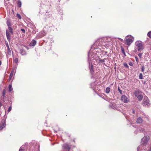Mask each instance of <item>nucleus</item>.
<instances>
[{
	"label": "nucleus",
	"instance_id": "nucleus-1",
	"mask_svg": "<svg viewBox=\"0 0 151 151\" xmlns=\"http://www.w3.org/2000/svg\"><path fill=\"white\" fill-rule=\"evenodd\" d=\"M134 37L131 35L127 36L125 38V43L127 45H129L133 42Z\"/></svg>",
	"mask_w": 151,
	"mask_h": 151
},
{
	"label": "nucleus",
	"instance_id": "nucleus-2",
	"mask_svg": "<svg viewBox=\"0 0 151 151\" xmlns=\"http://www.w3.org/2000/svg\"><path fill=\"white\" fill-rule=\"evenodd\" d=\"M8 29L6 30V35L8 40L9 42L11 40L10 34L13 35V30L12 27H9Z\"/></svg>",
	"mask_w": 151,
	"mask_h": 151
},
{
	"label": "nucleus",
	"instance_id": "nucleus-3",
	"mask_svg": "<svg viewBox=\"0 0 151 151\" xmlns=\"http://www.w3.org/2000/svg\"><path fill=\"white\" fill-rule=\"evenodd\" d=\"M135 49L138 51H141L143 50V47L142 43L140 41H137L135 43Z\"/></svg>",
	"mask_w": 151,
	"mask_h": 151
},
{
	"label": "nucleus",
	"instance_id": "nucleus-4",
	"mask_svg": "<svg viewBox=\"0 0 151 151\" xmlns=\"http://www.w3.org/2000/svg\"><path fill=\"white\" fill-rule=\"evenodd\" d=\"M149 137L148 136H145L141 139V145L146 146L147 145V142L149 140Z\"/></svg>",
	"mask_w": 151,
	"mask_h": 151
},
{
	"label": "nucleus",
	"instance_id": "nucleus-5",
	"mask_svg": "<svg viewBox=\"0 0 151 151\" xmlns=\"http://www.w3.org/2000/svg\"><path fill=\"white\" fill-rule=\"evenodd\" d=\"M6 91L5 89H4L3 90L2 92V95L0 99L1 100L2 99L3 100V101L4 102H5L6 103H7V101L8 100V99L6 98H5V95L6 94Z\"/></svg>",
	"mask_w": 151,
	"mask_h": 151
},
{
	"label": "nucleus",
	"instance_id": "nucleus-6",
	"mask_svg": "<svg viewBox=\"0 0 151 151\" xmlns=\"http://www.w3.org/2000/svg\"><path fill=\"white\" fill-rule=\"evenodd\" d=\"M94 57V54L91 52V50H90L88 53V61H91L93 60Z\"/></svg>",
	"mask_w": 151,
	"mask_h": 151
},
{
	"label": "nucleus",
	"instance_id": "nucleus-7",
	"mask_svg": "<svg viewBox=\"0 0 151 151\" xmlns=\"http://www.w3.org/2000/svg\"><path fill=\"white\" fill-rule=\"evenodd\" d=\"M143 105L145 106H148L150 105L149 100L147 98L146 99H144L143 101Z\"/></svg>",
	"mask_w": 151,
	"mask_h": 151
},
{
	"label": "nucleus",
	"instance_id": "nucleus-8",
	"mask_svg": "<svg viewBox=\"0 0 151 151\" xmlns=\"http://www.w3.org/2000/svg\"><path fill=\"white\" fill-rule=\"evenodd\" d=\"M6 126V121L4 119H3L0 124V131L2 130Z\"/></svg>",
	"mask_w": 151,
	"mask_h": 151
},
{
	"label": "nucleus",
	"instance_id": "nucleus-9",
	"mask_svg": "<svg viewBox=\"0 0 151 151\" xmlns=\"http://www.w3.org/2000/svg\"><path fill=\"white\" fill-rule=\"evenodd\" d=\"M121 99L122 101L125 103H127L129 101V99H127V96L125 95H123L122 96Z\"/></svg>",
	"mask_w": 151,
	"mask_h": 151
},
{
	"label": "nucleus",
	"instance_id": "nucleus-10",
	"mask_svg": "<svg viewBox=\"0 0 151 151\" xmlns=\"http://www.w3.org/2000/svg\"><path fill=\"white\" fill-rule=\"evenodd\" d=\"M106 60L107 59L105 58H104L103 60L100 58H99V59L97 60L98 64L101 65L102 64H104V63L105 62V60Z\"/></svg>",
	"mask_w": 151,
	"mask_h": 151
},
{
	"label": "nucleus",
	"instance_id": "nucleus-11",
	"mask_svg": "<svg viewBox=\"0 0 151 151\" xmlns=\"http://www.w3.org/2000/svg\"><path fill=\"white\" fill-rule=\"evenodd\" d=\"M134 94L135 96L137 97L142 94V92L140 90H137L135 91Z\"/></svg>",
	"mask_w": 151,
	"mask_h": 151
},
{
	"label": "nucleus",
	"instance_id": "nucleus-12",
	"mask_svg": "<svg viewBox=\"0 0 151 151\" xmlns=\"http://www.w3.org/2000/svg\"><path fill=\"white\" fill-rule=\"evenodd\" d=\"M63 147L64 149H66L68 151H69L70 149V147L67 144H64Z\"/></svg>",
	"mask_w": 151,
	"mask_h": 151
},
{
	"label": "nucleus",
	"instance_id": "nucleus-13",
	"mask_svg": "<svg viewBox=\"0 0 151 151\" xmlns=\"http://www.w3.org/2000/svg\"><path fill=\"white\" fill-rule=\"evenodd\" d=\"M45 32L44 31L42 32L39 33V35L37 36V37H38V38L42 37L45 35Z\"/></svg>",
	"mask_w": 151,
	"mask_h": 151
},
{
	"label": "nucleus",
	"instance_id": "nucleus-14",
	"mask_svg": "<svg viewBox=\"0 0 151 151\" xmlns=\"http://www.w3.org/2000/svg\"><path fill=\"white\" fill-rule=\"evenodd\" d=\"M36 43V41L35 40H33L29 44V46H34Z\"/></svg>",
	"mask_w": 151,
	"mask_h": 151
},
{
	"label": "nucleus",
	"instance_id": "nucleus-15",
	"mask_svg": "<svg viewBox=\"0 0 151 151\" xmlns=\"http://www.w3.org/2000/svg\"><path fill=\"white\" fill-rule=\"evenodd\" d=\"M89 69L90 70L91 72L93 73L94 72L93 68L92 63L90 65L89 67Z\"/></svg>",
	"mask_w": 151,
	"mask_h": 151
},
{
	"label": "nucleus",
	"instance_id": "nucleus-16",
	"mask_svg": "<svg viewBox=\"0 0 151 151\" xmlns=\"http://www.w3.org/2000/svg\"><path fill=\"white\" fill-rule=\"evenodd\" d=\"M20 51V53L22 55H26V52L25 50L22 49H21Z\"/></svg>",
	"mask_w": 151,
	"mask_h": 151
},
{
	"label": "nucleus",
	"instance_id": "nucleus-17",
	"mask_svg": "<svg viewBox=\"0 0 151 151\" xmlns=\"http://www.w3.org/2000/svg\"><path fill=\"white\" fill-rule=\"evenodd\" d=\"M142 122V119L141 117L138 118L137 120V123L140 124Z\"/></svg>",
	"mask_w": 151,
	"mask_h": 151
},
{
	"label": "nucleus",
	"instance_id": "nucleus-18",
	"mask_svg": "<svg viewBox=\"0 0 151 151\" xmlns=\"http://www.w3.org/2000/svg\"><path fill=\"white\" fill-rule=\"evenodd\" d=\"M7 55H11V52L10 49H7Z\"/></svg>",
	"mask_w": 151,
	"mask_h": 151
},
{
	"label": "nucleus",
	"instance_id": "nucleus-19",
	"mask_svg": "<svg viewBox=\"0 0 151 151\" xmlns=\"http://www.w3.org/2000/svg\"><path fill=\"white\" fill-rule=\"evenodd\" d=\"M13 90V88L12 85L10 84L9 86V91L11 92Z\"/></svg>",
	"mask_w": 151,
	"mask_h": 151
},
{
	"label": "nucleus",
	"instance_id": "nucleus-20",
	"mask_svg": "<svg viewBox=\"0 0 151 151\" xmlns=\"http://www.w3.org/2000/svg\"><path fill=\"white\" fill-rule=\"evenodd\" d=\"M143 96L142 94L137 97L138 100L139 101H141L143 98Z\"/></svg>",
	"mask_w": 151,
	"mask_h": 151
},
{
	"label": "nucleus",
	"instance_id": "nucleus-21",
	"mask_svg": "<svg viewBox=\"0 0 151 151\" xmlns=\"http://www.w3.org/2000/svg\"><path fill=\"white\" fill-rule=\"evenodd\" d=\"M137 130L139 132H145L144 129L142 128H139L137 129Z\"/></svg>",
	"mask_w": 151,
	"mask_h": 151
},
{
	"label": "nucleus",
	"instance_id": "nucleus-22",
	"mask_svg": "<svg viewBox=\"0 0 151 151\" xmlns=\"http://www.w3.org/2000/svg\"><path fill=\"white\" fill-rule=\"evenodd\" d=\"M14 69H13L12 70L10 74L9 77L10 78H12L13 75V74L14 72Z\"/></svg>",
	"mask_w": 151,
	"mask_h": 151
},
{
	"label": "nucleus",
	"instance_id": "nucleus-23",
	"mask_svg": "<svg viewBox=\"0 0 151 151\" xmlns=\"http://www.w3.org/2000/svg\"><path fill=\"white\" fill-rule=\"evenodd\" d=\"M110 90V88L109 87H107L106 88V92L107 93H109Z\"/></svg>",
	"mask_w": 151,
	"mask_h": 151
},
{
	"label": "nucleus",
	"instance_id": "nucleus-24",
	"mask_svg": "<svg viewBox=\"0 0 151 151\" xmlns=\"http://www.w3.org/2000/svg\"><path fill=\"white\" fill-rule=\"evenodd\" d=\"M121 51L122 53L125 55L126 56L125 53L124 51V48L122 47H121Z\"/></svg>",
	"mask_w": 151,
	"mask_h": 151
},
{
	"label": "nucleus",
	"instance_id": "nucleus-25",
	"mask_svg": "<svg viewBox=\"0 0 151 151\" xmlns=\"http://www.w3.org/2000/svg\"><path fill=\"white\" fill-rule=\"evenodd\" d=\"M17 4L18 6L19 7H20L22 6V3L21 1L19 0L18 1Z\"/></svg>",
	"mask_w": 151,
	"mask_h": 151
},
{
	"label": "nucleus",
	"instance_id": "nucleus-26",
	"mask_svg": "<svg viewBox=\"0 0 151 151\" xmlns=\"http://www.w3.org/2000/svg\"><path fill=\"white\" fill-rule=\"evenodd\" d=\"M7 24L8 27V28L9 27H11V24L9 22L7 21Z\"/></svg>",
	"mask_w": 151,
	"mask_h": 151
},
{
	"label": "nucleus",
	"instance_id": "nucleus-27",
	"mask_svg": "<svg viewBox=\"0 0 151 151\" xmlns=\"http://www.w3.org/2000/svg\"><path fill=\"white\" fill-rule=\"evenodd\" d=\"M147 35L148 37L151 39V31L149 32L147 34Z\"/></svg>",
	"mask_w": 151,
	"mask_h": 151
},
{
	"label": "nucleus",
	"instance_id": "nucleus-28",
	"mask_svg": "<svg viewBox=\"0 0 151 151\" xmlns=\"http://www.w3.org/2000/svg\"><path fill=\"white\" fill-rule=\"evenodd\" d=\"M139 78L140 79H143V76L142 73L139 74Z\"/></svg>",
	"mask_w": 151,
	"mask_h": 151
},
{
	"label": "nucleus",
	"instance_id": "nucleus-29",
	"mask_svg": "<svg viewBox=\"0 0 151 151\" xmlns=\"http://www.w3.org/2000/svg\"><path fill=\"white\" fill-rule=\"evenodd\" d=\"M100 40H97L95 43V44L96 45H100L101 44L99 43V42H100Z\"/></svg>",
	"mask_w": 151,
	"mask_h": 151
},
{
	"label": "nucleus",
	"instance_id": "nucleus-30",
	"mask_svg": "<svg viewBox=\"0 0 151 151\" xmlns=\"http://www.w3.org/2000/svg\"><path fill=\"white\" fill-rule=\"evenodd\" d=\"M18 61V60L17 58H16L14 60V62L16 63H17Z\"/></svg>",
	"mask_w": 151,
	"mask_h": 151
},
{
	"label": "nucleus",
	"instance_id": "nucleus-31",
	"mask_svg": "<svg viewBox=\"0 0 151 151\" xmlns=\"http://www.w3.org/2000/svg\"><path fill=\"white\" fill-rule=\"evenodd\" d=\"M23 148H24L23 146H22L20 147V148L19 150V151H24Z\"/></svg>",
	"mask_w": 151,
	"mask_h": 151
},
{
	"label": "nucleus",
	"instance_id": "nucleus-32",
	"mask_svg": "<svg viewBox=\"0 0 151 151\" xmlns=\"http://www.w3.org/2000/svg\"><path fill=\"white\" fill-rule=\"evenodd\" d=\"M17 16L19 19H21V17L19 14H17Z\"/></svg>",
	"mask_w": 151,
	"mask_h": 151
},
{
	"label": "nucleus",
	"instance_id": "nucleus-33",
	"mask_svg": "<svg viewBox=\"0 0 151 151\" xmlns=\"http://www.w3.org/2000/svg\"><path fill=\"white\" fill-rule=\"evenodd\" d=\"M145 67H144V66H142L141 67V71L142 72H143L145 70Z\"/></svg>",
	"mask_w": 151,
	"mask_h": 151
},
{
	"label": "nucleus",
	"instance_id": "nucleus-34",
	"mask_svg": "<svg viewBox=\"0 0 151 151\" xmlns=\"http://www.w3.org/2000/svg\"><path fill=\"white\" fill-rule=\"evenodd\" d=\"M124 67H125L127 68H128V67H129V66H128L127 64L126 63H124Z\"/></svg>",
	"mask_w": 151,
	"mask_h": 151
},
{
	"label": "nucleus",
	"instance_id": "nucleus-35",
	"mask_svg": "<svg viewBox=\"0 0 151 151\" xmlns=\"http://www.w3.org/2000/svg\"><path fill=\"white\" fill-rule=\"evenodd\" d=\"M118 90L120 93L121 94H122V91L119 89V88H118Z\"/></svg>",
	"mask_w": 151,
	"mask_h": 151
},
{
	"label": "nucleus",
	"instance_id": "nucleus-36",
	"mask_svg": "<svg viewBox=\"0 0 151 151\" xmlns=\"http://www.w3.org/2000/svg\"><path fill=\"white\" fill-rule=\"evenodd\" d=\"M21 30L22 32L23 33H25V31L24 29H21Z\"/></svg>",
	"mask_w": 151,
	"mask_h": 151
},
{
	"label": "nucleus",
	"instance_id": "nucleus-37",
	"mask_svg": "<svg viewBox=\"0 0 151 151\" xmlns=\"http://www.w3.org/2000/svg\"><path fill=\"white\" fill-rule=\"evenodd\" d=\"M11 109H12V107H11V106L9 107L8 109V112H9L11 111Z\"/></svg>",
	"mask_w": 151,
	"mask_h": 151
},
{
	"label": "nucleus",
	"instance_id": "nucleus-38",
	"mask_svg": "<svg viewBox=\"0 0 151 151\" xmlns=\"http://www.w3.org/2000/svg\"><path fill=\"white\" fill-rule=\"evenodd\" d=\"M142 53H139L138 55V56L139 57V58H141V57L142 56Z\"/></svg>",
	"mask_w": 151,
	"mask_h": 151
},
{
	"label": "nucleus",
	"instance_id": "nucleus-39",
	"mask_svg": "<svg viewBox=\"0 0 151 151\" xmlns=\"http://www.w3.org/2000/svg\"><path fill=\"white\" fill-rule=\"evenodd\" d=\"M141 147V146H139L137 147V151H139Z\"/></svg>",
	"mask_w": 151,
	"mask_h": 151
},
{
	"label": "nucleus",
	"instance_id": "nucleus-40",
	"mask_svg": "<svg viewBox=\"0 0 151 151\" xmlns=\"http://www.w3.org/2000/svg\"><path fill=\"white\" fill-rule=\"evenodd\" d=\"M118 40H120L122 42H123V40L120 38H118Z\"/></svg>",
	"mask_w": 151,
	"mask_h": 151
},
{
	"label": "nucleus",
	"instance_id": "nucleus-41",
	"mask_svg": "<svg viewBox=\"0 0 151 151\" xmlns=\"http://www.w3.org/2000/svg\"><path fill=\"white\" fill-rule=\"evenodd\" d=\"M135 59H136V61L138 62V58L137 57H135Z\"/></svg>",
	"mask_w": 151,
	"mask_h": 151
},
{
	"label": "nucleus",
	"instance_id": "nucleus-42",
	"mask_svg": "<svg viewBox=\"0 0 151 151\" xmlns=\"http://www.w3.org/2000/svg\"><path fill=\"white\" fill-rule=\"evenodd\" d=\"M129 65H130V66H132L133 65V64L132 63H129Z\"/></svg>",
	"mask_w": 151,
	"mask_h": 151
},
{
	"label": "nucleus",
	"instance_id": "nucleus-43",
	"mask_svg": "<svg viewBox=\"0 0 151 151\" xmlns=\"http://www.w3.org/2000/svg\"><path fill=\"white\" fill-rule=\"evenodd\" d=\"M111 108L114 109H115L116 108L115 107H114V106H113V105L112 106Z\"/></svg>",
	"mask_w": 151,
	"mask_h": 151
},
{
	"label": "nucleus",
	"instance_id": "nucleus-44",
	"mask_svg": "<svg viewBox=\"0 0 151 151\" xmlns=\"http://www.w3.org/2000/svg\"><path fill=\"white\" fill-rule=\"evenodd\" d=\"M2 104L1 103V101H0V107L2 106Z\"/></svg>",
	"mask_w": 151,
	"mask_h": 151
},
{
	"label": "nucleus",
	"instance_id": "nucleus-45",
	"mask_svg": "<svg viewBox=\"0 0 151 151\" xmlns=\"http://www.w3.org/2000/svg\"><path fill=\"white\" fill-rule=\"evenodd\" d=\"M148 151H151V145L150 147V148Z\"/></svg>",
	"mask_w": 151,
	"mask_h": 151
},
{
	"label": "nucleus",
	"instance_id": "nucleus-46",
	"mask_svg": "<svg viewBox=\"0 0 151 151\" xmlns=\"http://www.w3.org/2000/svg\"><path fill=\"white\" fill-rule=\"evenodd\" d=\"M5 44L6 46L9 45L8 43L7 42H6Z\"/></svg>",
	"mask_w": 151,
	"mask_h": 151
},
{
	"label": "nucleus",
	"instance_id": "nucleus-47",
	"mask_svg": "<svg viewBox=\"0 0 151 151\" xmlns=\"http://www.w3.org/2000/svg\"><path fill=\"white\" fill-rule=\"evenodd\" d=\"M132 113L133 114H134L135 113V111L133 109L132 110Z\"/></svg>",
	"mask_w": 151,
	"mask_h": 151
},
{
	"label": "nucleus",
	"instance_id": "nucleus-48",
	"mask_svg": "<svg viewBox=\"0 0 151 151\" xmlns=\"http://www.w3.org/2000/svg\"><path fill=\"white\" fill-rule=\"evenodd\" d=\"M7 48V49H10L9 45L6 46Z\"/></svg>",
	"mask_w": 151,
	"mask_h": 151
},
{
	"label": "nucleus",
	"instance_id": "nucleus-49",
	"mask_svg": "<svg viewBox=\"0 0 151 151\" xmlns=\"http://www.w3.org/2000/svg\"><path fill=\"white\" fill-rule=\"evenodd\" d=\"M11 78H10V77H9V81H10L11 80Z\"/></svg>",
	"mask_w": 151,
	"mask_h": 151
},
{
	"label": "nucleus",
	"instance_id": "nucleus-50",
	"mask_svg": "<svg viewBox=\"0 0 151 151\" xmlns=\"http://www.w3.org/2000/svg\"><path fill=\"white\" fill-rule=\"evenodd\" d=\"M1 61H0V65H1Z\"/></svg>",
	"mask_w": 151,
	"mask_h": 151
},
{
	"label": "nucleus",
	"instance_id": "nucleus-51",
	"mask_svg": "<svg viewBox=\"0 0 151 151\" xmlns=\"http://www.w3.org/2000/svg\"><path fill=\"white\" fill-rule=\"evenodd\" d=\"M149 133L150 134V132H149Z\"/></svg>",
	"mask_w": 151,
	"mask_h": 151
}]
</instances>
